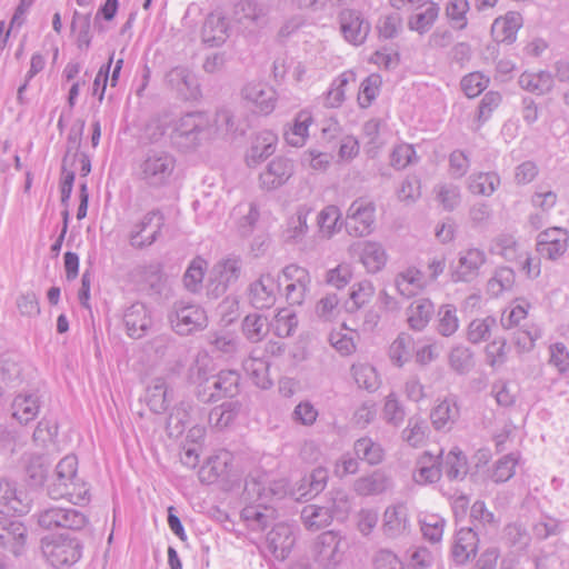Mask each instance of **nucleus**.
I'll list each match as a JSON object with an SVG mask.
<instances>
[{"instance_id":"obj_38","label":"nucleus","mask_w":569,"mask_h":569,"mask_svg":"<svg viewBox=\"0 0 569 569\" xmlns=\"http://www.w3.org/2000/svg\"><path fill=\"white\" fill-rule=\"evenodd\" d=\"M300 519L303 527L309 531H319L331 525L333 517L331 511L323 506L316 503L306 505L300 511Z\"/></svg>"},{"instance_id":"obj_28","label":"nucleus","mask_w":569,"mask_h":569,"mask_svg":"<svg viewBox=\"0 0 569 569\" xmlns=\"http://www.w3.org/2000/svg\"><path fill=\"white\" fill-rule=\"evenodd\" d=\"M460 410L456 397L450 396L441 400L430 413L436 430L449 431L458 420Z\"/></svg>"},{"instance_id":"obj_42","label":"nucleus","mask_w":569,"mask_h":569,"mask_svg":"<svg viewBox=\"0 0 569 569\" xmlns=\"http://www.w3.org/2000/svg\"><path fill=\"white\" fill-rule=\"evenodd\" d=\"M240 409L241 403L239 401H226L212 408L208 417L210 426L217 429L227 428L238 417Z\"/></svg>"},{"instance_id":"obj_11","label":"nucleus","mask_w":569,"mask_h":569,"mask_svg":"<svg viewBox=\"0 0 569 569\" xmlns=\"http://www.w3.org/2000/svg\"><path fill=\"white\" fill-rule=\"evenodd\" d=\"M340 32L343 39L352 46H361L366 42L371 24L363 18L361 12L343 8L338 14Z\"/></svg>"},{"instance_id":"obj_22","label":"nucleus","mask_w":569,"mask_h":569,"mask_svg":"<svg viewBox=\"0 0 569 569\" xmlns=\"http://www.w3.org/2000/svg\"><path fill=\"white\" fill-rule=\"evenodd\" d=\"M234 20L249 32L262 28L267 23V10L256 0H240L234 7Z\"/></svg>"},{"instance_id":"obj_54","label":"nucleus","mask_w":569,"mask_h":569,"mask_svg":"<svg viewBox=\"0 0 569 569\" xmlns=\"http://www.w3.org/2000/svg\"><path fill=\"white\" fill-rule=\"evenodd\" d=\"M518 461L519 455L513 452L499 458L491 469V480L496 483H503L510 480L516 472Z\"/></svg>"},{"instance_id":"obj_1","label":"nucleus","mask_w":569,"mask_h":569,"mask_svg":"<svg viewBox=\"0 0 569 569\" xmlns=\"http://www.w3.org/2000/svg\"><path fill=\"white\" fill-rule=\"evenodd\" d=\"M287 492V480L270 479L266 472L254 470L244 482L243 499L248 505L242 509L241 518L251 530H264L276 519L271 503L282 499Z\"/></svg>"},{"instance_id":"obj_12","label":"nucleus","mask_w":569,"mask_h":569,"mask_svg":"<svg viewBox=\"0 0 569 569\" xmlns=\"http://www.w3.org/2000/svg\"><path fill=\"white\" fill-rule=\"evenodd\" d=\"M122 322L126 333L131 339H141L152 328L153 319L151 310L141 301H136L126 307L122 312Z\"/></svg>"},{"instance_id":"obj_61","label":"nucleus","mask_w":569,"mask_h":569,"mask_svg":"<svg viewBox=\"0 0 569 569\" xmlns=\"http://www.w3.org/2000/svg\"><path fill=\"white\" fill-rule=\"evenodd\" d=\"M497 327V320L493 317L475 319L468 326L467 337L471 343L487 341L491 336V330Z\"/></svg>"},{"instance_id":"obj_17","label":"nucleus","mask_w":569,"mask_h":569,"mask_svg":"<svg viewBox=\"0 0 569 569\" xmlns=\"http://www.w3.org/2000/svg\"><path fill=\"white\" fill-rule=\"evenodd\" d=\"M486 252L479 248H468L459 252L458 264L451 273L453 282H471L479 276L486 263Z\"/></svg>"},{"instance_id":"obj_23","label":"nucleus","mask_w":569,"mask_h":569,"mask_svg":"<svg viewBox=\"0 0 569 569\" xmlns=\"http://www.w3.org/2000/svg\"><path fill=\"white\" fill-rule=\"evenodd\" d=\"M479 538L472 528L459 529L453 538L451 547V557L457 565H465L476 557L478 551Z\"/></svg>"},{"instance_id":"obj_51","label":"nucleus","mask_w":569,"mask_h":569,"mask_svg":"<svg viewBox=\"0 0 569 569\" xmlns=\"http://www.w3.org/2000/svg\"><path fill=\"white\" fill-rule=\"evenodd\" d=\"M269 327L279 338L290 337L295 333L298 327L297 315L291 309H280Z\"/></svg>"},{"instance_id":"obj_20","label":"nucleus","mask_w":569,"mask_h":569,"mask_svg":"<svg viewBox=\"0 0 569 569\" xmlns=\"http://www.w3.org/2000/svg\"><path fill=\"white\" fill-rule=\"evenodd\" d=\"M568 241L569 234L565 229L550 228L539 233L537 251L549 260H556L567 251Z\"/></svg>"},{"instance_id":"obj_47","label":"nucleus","mask_w":569,"mask_h":569,"mask_svg":"<svg viewBox=\"0 0 569 569\" xmlns=\"http://www.w3.org/2000/svg\"><path fill=\"white\" fill-rule=\"evenodd\" d=\"M207 339L214 351L221 352L226 357H232L238 352L240 341L233 332L226 330L213 331L208 335Z\"/></svg>"},{"instance_id":"obj_49","label":"nucleus","mask_w":569,"mask_h":569,"mask_svg":"<svg viewBox=\"0 0 569 569\" xmlns=\"http://www.w3.org/2000/svg\"><path fill=\"white\" fill-rule=\"evenodd\" d=\"M328 470L322 467L313 469L308 476L303 477L298 488L301 497H316L327 486L328 482Z\"/></svg>"},{"instance_id":"obj_27","label":"nucleus","mask_w":569,"mask_h":569,"mask_svg":"<svg viewBox=\"0 0 569 569\" xmlns=\"http://www.w3.org/2000/svg\"><path fill=\"white\" fill-rule=\"evenodd\" d=\"M26 480L30 487H41L47 479L50 462L41 453H24L21 458Z\"/></svg>"},{"instance_id":"obj_52","label":"nucleus","mask_w":569,"mask_h":569,"mask_svg":"<svg viewBox=\"0 0 569 569\" xmlns=\"http://www.w3.org/2000/svg\"><path fill=\"white\" fill-rule=\"evenodd\" d=\"M415 342L410 335L401 332L389 347V357L391 361L401 367L409 361L413 353Z\"/></svg>"},{"instance_id":"obj_48","label":"nucleus","mask_w":569,"mask_h":569,"mask_svg":"<svg viewBox=\"0 0 569 569\" xmlns=\"http://www.w3.org/2000/svg\"><path fill=\"white\" fill-rule=\"evenodd\" d=\"M269 330L267 318L260 313H249L242 320V332L250 342H260Z\"/></svg>"},{"instance_id":"obj_9","label":"nucleus","mask_w":569,"mask_h":569,"mask_svg":"<svg viewBox=\"0 0 569 569\" xmlns=\"http://www.w3.org/2000/svg\"><path fill=\"white\" fill-rule=\"evenodd\" d=\"M164 224V217L160 210L147 212L130 232V246L136 249H143L157 241Z\"/></svg>"},{"instance_id":"obj_60","label":"nucleus","mask_w":569,"mask_h":569,"mask_svg":"<svg viewBox=\"0 0 569 569\" xmlns=\"http://www.w3.org/2000/svg\"><path fill=\"white\" fill-rule=\"evenodd\" d=\"M198 410L192 403L181 401L169 415L168 426L174 427L179 433L192 425V416Z\"/></svg>"},{"instance_id":"obj_55","label":"nucleus","mask_w":569,"mask_h":569,"mask_svg":"<svg viewBox=\"0 0 569 569\" xmlns=\"http://www.w3.org/2000/svg\"><path fill=\"white\" fill-rule=\"evenodd\" d=\"M429 433V426L420 417H411L408 420L407 428L402 431L403 440L411 447H420L426 441Z\"/></svg>"},{"instance_id":"obj_41","label":"nucleus","mask_w":569,"mask_h":569,"mask_svg":"<svg viewBox=\"0 0 569 569\" xmlns=\"http://www.w3.org/2000/svg\"><path fill=\"white\" fill-rule=\"evenodd\" d=\"M242 367L251 381L260 389H269L272 386L268 361L250 356L243 360Z\"/></svg>"},{"instance_id":"obj_45","label":"nucleus","mask_w":569,"mask_h":569,"mask_svg":"<svg viewBox=\"0 0 569 569\" xmlns=\"http://www.w3.org/2000/svg\"><path fill=\"white\" fill-rule=\"evenodd\" d=\"M277 140V136L271 131L260 132L251 147L248 158L249 166H251V162L257 163L273 154Z\"/></svg>"},{"instance_id":"obj_2","label":"nucleus","mask_w":569,"mask_h":569,"mask_svg":"<svg viewBox=\"0 0 569 569\" xmlns=\"http://www.w3.org/2000/svg\"><path fill=\"white\" fill-rule=\"evenodd\" d=\"M214 134L211 117L203 111L187 112L173 126L172 144L182 152L194 151Z\"/></svg>"},{"instance_id":"obj_21","label":"nucleus","mask_w":569,"mask_h":569,"mask_svg":"<svg viewBox=\"0 0 569 569\" xmlns=\"http://www.w3.org/2000/svg\"><path fill=\"white\" fill-rule=\"evenodd\" d=\"M381 530L387 538L396 539L410 532L408 508L397 503L386 508L382 517Z\"/></svg>"},{"instance_id":"obj_16","label":"nucleus","mask_w":569,"mask_h":569,"mask_svg":"<svg viewBox=\"0 0 569 569\" xmlns=\"http://www.w3.org/2000/svg\"><path fill=\"white\" fill-rule=\"evenodd\" d=\"M131 277L149 296H160L166 288V276L161 262L139 264L131 271Z\"/></svg>"},{"instance_id":"obj_14","label":"nucleus","mask_w":569,"mask_h":569,"mask_svg":"<svg viewBox=\"0 0 569 569\" xmlns=\"http://www.w3.org/2000/svg\"><path fill=\"white\" fill-rule=\"evenodd\" d=\"M31 507L29 495L16 481L0 479V513L26 515Z\"/></svg>"},{"instance_id":"obj_34","label":"nucleus","mask_w":569,"mask_h":569,"mask_svg":"<svg viewBox=\"0 0 569 569\" xmlns=\"http://www.w3.org/2000/svg\"><path fill=\"white\" fill-rule=\"evenodd\" d=\"M360 261L369 273H377L383 269L388 256L383 246L375 241L359 243Z\"/></svg>"},{"instance_id":"obj_25","label":"nucleus","mask_w":569,"mask_h":569,"mask_svg":"<svg viewBox=\"0 0 569 569\" xmlns=\"http://www.w3.org/2000/svg\"><path fill=\"white\" fill-rule=\"evenodd\" d=\"M267 546L269 551L277 559H286L295 545V536L291 527L284 522H279L268 532Z\"/></svg>"},{"instance_id":"obj_3","label":"nucleus","mask_w":569,"mask_h":569,"mask_svg":"<svg viewBox=\"0 0 569 569\" xmlns=\"http://www.w3.org/2000/svg\"><path fill=\"white\" fill-rule=\"evenodd\" d=\"M78 460L76 456H66L57 467L54 475L47 487L51 499H68L73 505L89 501V489L77 477Z\"/></svg>"},{"instance_id":"obj_33","label":"nucleus","mask_w":569,"mask_h":569,"mask_svg":"<svg viewBox=\"0 0 569 569\" xmlns=\"http://www.w3.org/2000/svg\"><path fill=\"white\" fill-rule=\"evenodd\" d=\"M202 41L210 47L222 44L228 38V23L224 17L210 13L202 26Z\"/></svg>"},{"instance_id":"obj_46","label":"nucleus","mask_w":569,"mask_h":569,"mask_svg":"<svg viewBox=\"0 0 569 569\" xmlns=\"http://www.w3.org/2000/svg\"><path fill=\"white\" fill-rule=\"evenodd\" d=\"M353 450L358 459L372 466L380 463L385 457V450L381 445L369 437H362L356 440Z\"/></svg>"},{"instance_id":"obj_44","label":"nucleus","mask_w":569,"mask_h":569,"mask_svg":"<svg viewBox=\"0 0 569 569\" xmlns=\"http://www.w3.org/2000/svg\"><path fill=\"white\" fill-rule=\"evenodd\" d=\"M375 295V287L371 281L363 280L352 286L349 299L345 302V309L349 313L357 312L370 302Z\"/></svg>"},{"instance_id":"obj_62","label":"nucleus","mask_w":569,"mask_h":569,"mask_svg":"<svg viewBox=\"0 0 569 569\" xmlns=\"http://www.w3.org/2000/svg\"><path fill=\"white\" fill-rule=\"evenodd\" d=\"M340 219L341 213L337 206H327L320 211L318 226L323 237L330 238L340 229Z\"/></svg>"},{"instance_id":"obj_30","label":"nucleus","mask_w":569,"mask_h":569,"mask_svg":"<svg viewBox=\"0 0 569 569\" xmlns=\"http://www.w3.org/2000/svg\"><path fill=\"white\" fill-rule=\"evenodd\" d=\"M209 380L217 401L223 398L232 399L240 392V375L234 370H221Z\"/></svg>"},{"instance_id":"obj_10","label":"nucleus","mask_w":569,"mask_h":569,"mask_svg":"<svg viewBox=\"0 0 569 569\" xmlns=\"http://www.w3.org/2000/svg\"><path fill=\"white\" fill-rule=\"evenodd\" d=\"M295 173V163L286 157L270 160L259 173V187L263 191H274L284 186Z\"/></svg>"},{"instance_id":"obj_57","label":"nucleus","mask_w":569,"mask_h":569,"mask_svg":"<svg viewBox=\"0 0 569 569\" xmlns=\"http://www.w3.org/2000/svg\"><path fill=\"white\" fill-rule=\"evenodd\" d=\"M353 379L359 388H363L368 391H375L379 387L378 373L371 365L358 363L351 367Z\"/></svg>"},{"instance_id":"obj_29","label":"nucleus","mask_w":569,"mask_h":569,"mask_svg":"<svg viewBox=\"0 0 569 569\" xmlns=\"http://www.w3.org/2000/svg\"><path fill=\"white\" fill-rule=\"evenodd\" d=\"M522 23L523 19L519 12L509 11L506 16L495 19L491 32L497 41L510 44L516 41L517 32Z\"/></svg>"},{"instance_id":"obj_39","label":"nucleus","mask_w":569,"mask_h":569,"mask_svg":"<svg viewBox=\"0 0 569 569\" xmlns=\"http://www.w3.org/2000/svg\"><path fill=\"white\" fill-rule=\"evenodd\" d=\"M169 386L163 377L153 378L147 387V405L154 413H163L169 407Z\"/></svg>"},{"instance_id":"obj_31","label":"nucleus","mask_w":569,"mask_h":569,"mask_svg":"<svg viewBox=\"0 0 569 569\" xmlns=\"http://www.w3.org/2000/svg\"><path fill=\"white\" fill-rule=\"evenodd\" d=\"M409 327L415 331L423 330L435 315V306L430 299L413 300L406 310Z\"/></svg>"},{"instance_id":"obj_36","label":"nucleus","mask_w":569,"mask_h":569,"mask_svg":"<svg viewBox=\"0 0 569 569\" xmlns=\"http://www.w3.org/2000/svg\"><path fill=\"white\" fill-rule=\"evenodd\" d=\"M391 486L390 479L380 470L360 477L353 482V490L358 496L368 497L383 493Z\"/></svg>"},{"instance_id":"obj_7","label":"nucleus","mask_w":569,"mask_h":569,"mask_svg":"<svg viewBox=\"0 0 569 569\" xmlns=\"http://www.w3.org/2000/svg\"><path fill=\"white\" fill-rule=\"evenodd\" d=\"M87 522V516L73 508L54 506L46 508L38 513V525L47 530L58 528L80 530L84 528Z\"/></svg>"},{"instance_id":"obj_63","label":"nucleus","mask_w":569,"mask_h":569,"mask_svg":"<svg viewBox=\"0 0 569 569\" xmlns=\"http://www.w3.org/2000/svg\"><path fill=\"white\" fill-rule=\"evenodd\" d=\"M381 84L382 79L377 73H371L362 80L358 94L360 108L366 109L371 106L380 91Z\"/></svg>"},{"instance_id":"obj_35","label":"nucleus","mask_w":569,"mask_h":569,"mask_svg":"<svg viewBox=\"0 0 569 569\" xmlns=\"http://www.w3.org/2000/svg\"><path fill=\"white\" fill-rule=\"evenodd\" d=\"M395 284L399 295L405 298L417 296L426 286L423 273L410 267L396 276Z\"/></svg>"},{"instance_id":"obj_4","label":"nucleus","mask_w":569,"mask_h":569,"mask_svg":"<svg viewBox=\"0 0 569 569\" xmlns=\"http://www.w3.org/2000/svg\"><path fill=\"white\" fill-rule=\"evenodd\" d=\"M177 168L176 157L164 149H148L137 164L138 179L150 189L171 184Z\"/></svg>"},{"instance_id":"obj_53","label":"nucleus","mask_w":569,"mask_h":569,"mask_svg":"<svg viewBox=\"0 0 569 569\" xmlns=\"http://www.w3.org/2000/svg\"><path fill=\"white\" fill-rule=\"evenodd\" d=\"M515 272L509 267L498 268L493 276L488 280L487 292L493 298L502 292L510 290L515 283Z\"/></svg>"},{"instance_id":"obj_50","label":"nucleus","mask_w":569,"mask_h":569,"mask_svg":"<svg viewBox=\"0 0 569 569\" xmlns=\"http://www.w3.org/2000/svg\"><path fill=\"white\" fill-rule=\"evenodd\" d=\"M500 184L496 172H479L469 177V190L475 194L491 196Z\"/></svg>"},{"instance_id":"obj_5","label":"nucleus","mask_w":569,"mask_h":569,"mask_svg":"<svg viewBox=\"0 0 569 569\" xmlns=\"http://www.w3.org/2000/svg\"><path fill=\"white\" fill-rule=\"evenodd\" d=\"M171 328L179 336H189L208 326L206 311L198 305L177 301L168 316Z\"/></svg>"},{"instance_id":"obj_19","label":"nucleus","mask_w":569,"mask_h":569,"mask_svg":"<svg viewBox=\"0 0 569 569\" xmlns=\"http://www.w3.org/2000/svg\"><path fill=\"white\" fill-rule=\"evenodd\" d=\"M341 537L335 531L322 532L316 542V559L325 569H335L342 560Z\"/></svg>"},{"instance_id":"obj_32","label":"nucleus","mask_w":569,"mask_h":569,"mask_svg":"<svg viewBox=\"0 0 569 569\" xmlns=\"http://www.w3.org/2000/svg\"><path fill=\"white\" fill-rule=\"evenodd\" d=\"M12 417L20 425H28L34 420L40 410L39 397L34 393L17 395L11 405Z\"/></svg>"},{"instance_id":"obj_15","label":"nucleus","mask_w":569,"mask_h":569,"mask_svg":"<svg viewBox=\"0 0 569 569\" xmlns=\"http://www.w3.org/2000/svg\"><path fill=\"white\" fill-rule=\"evenodd\" d=\"M241 271L242 260L239 256L230 254L219 260L212 269L216 283L210 289V293L216 298L222 296L231 284L239 280Z\"/></svg>"},{"instance_id":"obj_56","label":"nucleus","mask_w":569,"mask_h":569,"mask_svg":"<svg viewBox=\"0 0 569 569\" xmlns=\"http://www.w3.org/2000/svg\"><path fill=\"white\" fill-rule=\"evenodd\" d=\"M420 530L426 540L431 543L440 542L446 527V520L439 515H426L419 520Z\"/></svg>"},{"instance_id":"obj_18","label":"nucleus","mask_w":569,"mask_h":569,"mask_svg":"<svg viewBox=\"0 0 569 569\" xmlns=\"http://www.w3.org/2000/svg\"><path fill=\"white\" fill-rule=\"evenodd\" d=\"M166 83L183 100H197L201 96L200 86L192 71L178 66L166 74Z\"/></svg>"},{"instance_id":"obj_24","label":"nucleus","mask_w":569,"mask_h":569,"mask_svg":"<svg viewBox=\"0 0 569 569\" xmlns=\"http://www.w3.org/2000/svg\"><path fill=\"white\" fill-rule=\"evenodd\" d=\"M27 539V528L19 520L0 519V546L19 556Z\"/></svg>"},{"instance_id":"obj_6","label":"nucleus","mask_w":569,"mask_h":569,"mask_svg":"<svg viewBox=\"0 0 569 569\" xmlns=\"http://www.w3.org/2000/svg\"><path fill=\"white\" fill-rule=\"evenodd\" d=\"M42 553L54 568L70 567L81 558L82 545L76 538H44L41 541Z\"/></svg>"},{"instance_id":"obj_64","label":"nucleus","mask_w":569,"mask_h":569,"mask_svg":"<svg viewBox=\"0 0 569 569\" xmlns=\"http://www.w3.org/2000/svg\"><path fill=\"white\" fill-rule=\"evenodd\" d=\"M459 327L457 309L453 305H443L438 311V332L443 337H450Z\"/></svg>"},{"instance_id":"obj_13","label":"nucleus","mask_w":569,"mask_h":569,"mask_svg":"<svg viewBox=\"0 0 569 569\" xmlns=\"http://www.w3.org/2000/svg\"><path fill=\"white\" fill-rule=\"evenodd\" d=\"M278 280L270 273H261L247 288V298L254 309H269L277 301Z\"/></svg>"},{"instance_id":"obj_43","label":"nucleus","mask_w":569,"mask_h":569,"mask_svg":"<svg viewBox=\"0 0 569 569\" xmlns=\"http://www.w3.org/2000/svg\"><path fill=\"white\" fill-rule=\"evenodd\" d=\"M440 7L436 2H428L423 11L411 14L408 19V28L420 36L427 33L437 21Z\"/></svg>"},{"instance_id":"obj_40","label":"nucleus","mask_w":569,"mask_h":569,"mask_svg":"<svg viewBox=\"0 0 569 569\" xmlns=\"http://www.w3.org/2000/svg\"><path fill=\"white\" fill-rule=\"evenodd\" d=\"M441 470L449 480H462L468 473L467 457L463 452L453 448L441 462Z\"/></svg>"},{"instance_id":"obj_26","label":"nucleus","mask_w":569,"mask_h":569,"mask_svg":"<svg viewBox=\"0 0 569 569\" xmlns=\"http://www.w3.org/2000/svg\"><path fill=\"white\" fill-rule=\"evenodd\" d=\"M243 98L257 107V111L269 114L274 109L276 92L266 83L251 82L242 90Z\"/></svg>"},{"instance_id":"obj_8","label":"nucleus","mask_w":569,"mask_h":569,"mask_svg":"<svg viewBox=\"0 0 569 569\" xmlns=\"http://www.w3.org/2000/svg\"><path fill=\"white\" fill-rule=\"evenodd\" d=\"M375 204L365 199L355 200L347 212L346 229L352 237H365L371 233L375 223Z\"/></svg>"},{"instance_id":"obj_58","label":"nucleus","mask_w":569,"mask_h":569,"mask_svg":"<svg viewBox=\"0 0 569 569\" xmlns=\"http://www.w3.org/2000/svg\"><path fill=\"white\" fill-rule=\"evenodd\" d=\"M326 507L331 511V516L337 519L346 518L351 509V500L343 489H332L328 493Z\"/></svg>"},{"instance_id":"obj_59","label":"nucleus","mask_w":569,"mask_h":569,"mask_svg":"<svg viewBox=\"0 0 569 569\" xmlns=\"http://www.w3.org/2000/svg\"><path fill=\"white\" fill-rule=\"evenodd\" d=\"M376 29L385 40L397 38L403 29V21L399 13H388L379 17Z\"/></svg>"},{"instance_id":"obj_37","label":"nucleus","mask_w":569,"mask_h":569,"mask_svg":"<svg viewBox=\"0 0 569 569\" xmlns=\"http://www.w3.org/2000/svg\"><path fill=\"white\" fill-rule=\"evenodd\" d=\"M518 83L521 89L542 96L550 92L555 86L553 74L546 70L539 72L525 71L520 74Z\"/></svg>"}]
</instances>
